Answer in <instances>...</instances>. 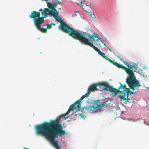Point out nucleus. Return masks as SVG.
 I'll list each match as a JSON object with an SVG mask.
<instances>
[{
  "label": "nucleus",
  "instance_id": "nucleus-22",
  "mask_svg": "<svg viewBox=\"0 0 149 149\" xmlns=\"http://www.w3.org/2000/svg\"><path fill=\"white\" fill-rule=\"evenodd\" d=\"M81 116L82 117H83L84 118V117H86V116H85L84 115H81Z\"/></svg>",
  "mask_w": 149,
  "mask_h": 149
},
{
  "label": "nucleus",
  "instance_id": "nucleus-2",
  "mask_svg": "<svg viewBox=\"0 0 149 149\" xmlns=\"http://www.w3.org/2000/svg\"><path fill=\"white\" fill-rule=\"evenodd\" d=\"M61 27L65 33H68L69 35L73 38L77 39L82 43L91 47L98 52L99 55L103 57L105 56V53L102 52L98 48L93 45V43L90 42V40L89 39L85 37L81 33L78 31L74 30L70 26H67L65 22L61 24Z\"/></svg>",
  "mask_w": 149,
  "mask_h": 149
},
{
  "label": "nucleus",
  "instance_id": "nucleus-11",
  "mask_svg": "<svg viewBox=\"0 0 149 149\" xmlns=\"http://www.w3.org/2000/svg\"><path fill=\"white\" fill-rule=\"evenodd\" d=\"M83 33L87 35L90 39H92L94 41H97L99 40H100L101 41L102 40H101V38H99V36L95 33H93L92 35L91 34H89L88 33L83 32Z\"/></svg>",
  "mask_w": 149,
  "mask_h": 149
},
{
  "label": "nucleus",
  "instance_id": "nucleus-17",
  "mask_svg": "<svg viewBox=\"0 0 149 149\" xmlns=\"http://www.w3.org/2000/svg\"><path fill=\"white\" fill-rule=\"evenodd\" d=\"M91 16L93 18L95 19L96 18V17L95 16V15H94V13H93V14L92 15H91Z\"/></svg>",
  "mask_w": 149,
  "mask_h": 149
},
{
  "label": "nucleus",
  "instance_id": "nucleus-4",
  "mask_svg": "<svg viewBox=\"0 0 149 149\" xmlns=\"http://www.w3.org/2000/svg\"><path fill=\"white\" fill-rule=\"evenodd\" d=\"M128 76L126 79V82L130 88L133 91L135 90H138L139 87L141 86L139 81L137 80L135 76L134 73L131 71L128 74Z\"/></svg>",
  "mask_w": 149,
  "mask_h": 149
},
{
  "label": "nucleus",
  "instance_id": "nucleus-18",
  "mask_svg": "<svg viewBox=\"0 0 149 149\" xmlns=\"http://www.w3.org/2000/svg\"><path fill=\"white\" fill-rule=\"evenodd\" d=\"M56 1H57L58 2V4H60L61 3H63V2L62 1L60 2V1H59L58 0H56Z\"/></svg>",
  "mask_w": 149,
  "mask_h": 149
},
{
  "label": "nucleus",
  "instance_id": "nucleus-24",
  "mask_svg": "<svg viewBox=\"0 0 149 149\" xmlns=\"http://www.w3.org/2000/svg\"><path fill=\"white\" fill-rule=\"evenodd\" d=\"M93 13L91 12H90V14L91 15H92L93 14Z\"/></svg>",
  "mask_w": 149,
  "mask_h": 149
},
{
  "label": "nucleus",
  "instance_id": "nucleus-12",
  "mask_svg": "<svg viewBox=\"0 0 149 149\" xmlns=\"http://www.w3.org/2000/svg\"><path fill=\"white\" fill-rule=\"evenodd\" d=\"M112 63L119 68H121L123 69L125 71V72L127 74H128L129 73H130L131 71L130 70V69H128V68L127 67L123 66L122 65L118 63L117 62H114V61H113Z\"/></svg>",
  "mask_w": 149,
  "mask_h": 149
},
{
  "label": "nucleus",
  "instance_id": "nucleus-10",
  "mask_svg": "<svg viewBox=\"0 0 149 149\" xmlns=\"http://www.w3.org/2000/svg\"><path fill=\"white\" fill-rule=\"evenodd\" d=\"M34 24L37 28L40 31L42 32H46L47 29L46 28H42L41 27V24L44 22V21L33 20Z\"/></svg>",
  "mask_w": 149,
  "mask_h": 149
},
{
  "label": "nucleus",
  "instance_id": "nucleus-20",
  "mask_svg": "<svg viewBox=\"0 0 149 149\" xmlns=\"http://www.w3.org/2000/svg\"><path fill=\"white\" fill-rule=\"evenodd\" d=\"M50 24H51L52 26V25L55 26L56 25V24L54 23L53 22H52Z\"/></svg>",
  "mask_w": 149,
  "mask_h": 149
},
{
  "label": "nucleus",
  "instance_id": "nucleus-16",
  "mask_svg": "<svg viewBox=\"0 0 149 149\" xmlns=\"http://www.w3.org/2000/svg\"><path fill=\"white\" fill-rule=\"evenodd\" d=\"M85 5L86 6H89L90 8L92 10V8L91 7V5L90 3H89V4L87 3H85Z\"/></svg>",
  "mask_w": 149,
  "mask_h": 149
},
{
  "label": "nucleus",
  "instance_id": "nucleus-3",
  "mask_svg": "<svg viewBox=\"0 0 149 149\" xmlns=\"http://www.w3.org/2000/svg\"><path fill=\"white\" fill-rule=\"evenodd\" d=\"M119 84L120 86L118 88V93L120 94L119 97L123 100H127L129 102H132L133 101L132 97H130L129 98V93L130 95L132 94H134L136 91L135 90L132 91L129 88H127L125 84H121L120 82Z\"/></svg>",
  "mask_w": 149,
  "mask_h": 149
},
{
  "label": "nucleus",
  "instance_id": "nucleus-19",
  "mask_svg": "<svg viewBox=\"0 0 149 149\" xmlns=\"http://www.w3.org/2000/svg\"><path fill=\"white\" fill-rule=\"evenodd\" d=\"M101 42L104 44V45L105 46H106L107 47L106 45V44L104 43V42L102 40H101Z\"/></svg>",
  "mask_w": 149,
  "mask_h": 149
},
{
  "label": "nucleus",
  "instance_id": "nucleus-15",
  "mask_svg": "<svg viewBox=\"0 0 149 149\" xmlns=\"http://www.w3.org/2000/svg\"><path fill=\"white\" fill-rule=\"evenodd\" d=\"M52 27V26L51 24H46V29H51Z\"/></svg>",
  "mask_w": 149,
  "mask_h": 149
},
{
  "label": "nucleus",
  "instance_id": "nucleus-23",
  "mask_svg": "<svg viewBox=\"0 0 149 149\" xmlns=\"http://www.w3.org/2000/svg\"><path fill=\"white\" fill-rule=\"evenodd\" d=\"M84 10H85V11H86V12H88H88H89V11H88V10H85V9H84Z\"/></svg>",
  "mask_w": 149,
  "mask_h": 149
},
{
  "label": "nucleus",
  "instance_id": "nucleus-6",
  "mask_svg": "<svg viewBox=\"0 0 149 149\" xmlns=\"http://www.w3.org/2000/svg\"><path fill=\"white\" fill-rule=\"evenodd\" d=\"M83 100H81V98L79 100H77L73 104L71 105L69 108L68 109V111L64 114L62 115V116L65 117L66 115L69 114L71 111H72L75 109H76L77 108H78L77 111H80L81 109V106L82 102L81 101Z\"/></svg>",
  "mask_w": 149,
  "mask_h": 149
},
{
  "label": "nucleus",
  "instance_id": "nucleus-5",
  "mask_svg": "<svg viewBox=\"0 0 149 149\" xmlns=\"http://www.w3.org/2000/svg\"><path fill=\"white\" fill-rule=\"evenodd\" d=\"M100 102V100H97L93 102V105L92 106H84L81 109V111L84 112V110H86L88 111H92L98 108H101L105 105L104 103L98 104Z\"/></svg>",
  "mask_w": 149,
  "mask_h": 149
},
{
  "label": "nucleus",
  "instance_id": "nucleus-21",
  "mask_svg": "<svg viewBox=\"0 0 149 149\" xmlns=\"http://www.w3.org/2000/svg\"><path fill=\"white\" fill-rule=\"evenodd\" d=\"M107 49H108L110 52H112V50L110 49H109L108 47H107Z\"/></svg>",
  "mask_w": 149,
  "mask_h": 149
},
{
  "label": "nucleus",
  "instance_id": "nucleus-9",
  "mask_svg": "<svg viewBox=\"0 0 149 149\" xmlns=\"http://www.w3.org/2000/svg\"><path fill=\"white\" fill-rule=\"evenodd\" d=\"M115 56L121 61H122L124 64L127 66V68H128V69H130V70L133 73H134V72H135L138 67V65L137 64L135 63H133V65H132L131 63L124 62L123 60V59L121 58L119 56L117 55H116Z\"/></svg>",
  "mask_w": 149,
  "mask_h": 149
},
{
  "label": "nucleus",
  "instance_id": "nucleus-8",
  "mask_svg": "<svg viewBox=\"0 0 149 149\" xmlns=\"http://www.w3.org/2000/svg\"><path fill=\"white\" fill-rule=\"evenodd\" d=\"M97 86H99L98 83L91 85L88 88L87 93L81 97V100H83L85 97H88L91 92H93L95 91L98 90V89L97 88Z\"/></svg>",
  "mask_w": 149,
  "mask_h": 149
},
{
  "label": "nucleus",
  "instance_id": "nucleus-7",
  "mask_svg": "<svg viewBox=\"0 0 149 149\" xmlns=\"http://www.w3.org/2000/svg\"><path fill=\"white\" fill-rule=\"evenodd\" d=\"M99 86H102L104 87L103 89L104 91H109L113 92L112 95L113 96L116 95L118 93V89L117 90L113 87L110 86L106 82H102L98 83Z\"/></svg>",
  "mask_w": 149,
  "mask_h": 149
},
{
  "label": "nucleus",
  "instance_id": "nucleus-1",
  "mask_svg": "<svg viewBox=\"0 0 149 149\" xmlns=\"http://www.w3.org/2000/svg\"><path fill=\"white\" fill-rule=\"evenodd\" d=\"M47 3L49 8H45L44 9H40L39 10V11L38 12L33 11L31 12V14L29 15L30 18L33 19V20L44 21V18L47 16L48 12L49 14L54 17L56 20L60 22V29L65 33L61 27V24L65 22L66 25L69 26L63 21H62L61 18L59 16V13L55 9L57 3H52L48 2H47Z\"/></svg>",
  "mask_w": 149,
  "mask_h": 149
},
{
  "label": "nucleus",
  "instance_id": "nucleus-26",
  "mask_svg": "<svg viewBox=\"0 0 149 149\" xmlns=\"http://www.w3.org/2000/svg\"><path fill=\"white\" fill-rule=\"evenodd\" d=\"M59 9H61V8H59Z\"/></svg>",
  "mask_w": 149,
  "mask_h": 149
},
{
  "label": "nucleus",
  "instance_id": "nucleus-25",
  "mask_svg": "<svg viewBox=\"0 0 149 149\" xmlns=\"http://www.w3.org/2000/svg\"><path fill=\"white\" fill-rule=\"evenodd\" d=\"M88 31H91V30H89L88 29V30H87V32H88Z\"/></svg>",
  "mask_w": 149,
  "mask_h": 149
},
{
  "label": "nucleus",
  "instance_id": "nucleus-14",
  "mask_svg": "<svg viewBox=\"0 0 149 149\" xmlns=\"http://www.w3.org/2000/svg\"><path fill=\"white\" fill-rule=\"evenodd\" d=\"M103 58L106 60H108L109 62L111 63L113 61V60L109 59L105 55Z\"/></svg>",
  "mask_w": 149,
  "mask_h": 149
},
{
  "label": "nucleus",
  "instance_id": "nucleus-13",
  "mask_svg": "<svg viewBox=\"0 0 149 149\" xmlns=\"http://www.w3.org/2000/svg\"><path fill=\"white\" fill-rule=\"evenodd\" d=\"M79 3H78V5L80 6H81L83 7V5H82V4L84 3L85 2V0H83L82 1H79Z\"/></svg>",
  "mask_w": 149,
  "mask_h": 149
}]
</instances>
